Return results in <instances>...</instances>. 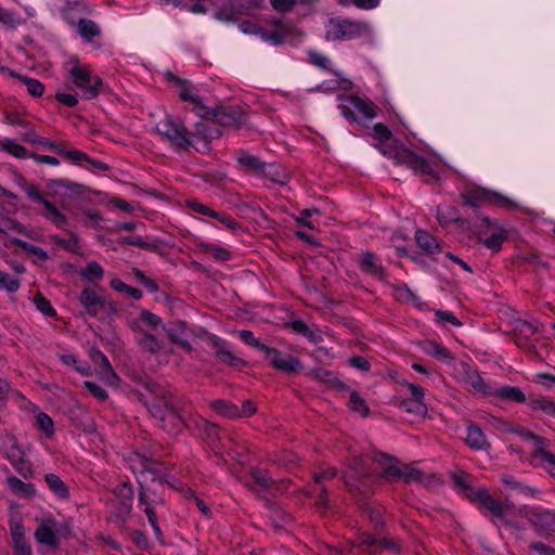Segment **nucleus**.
<instances>
[{
    "instance_id": "obj_1",
    "label": "nucleus",
    "mask_w": 555,
    "mask_h": 555,
    "mask_svg": "<svg viewBox=\"0 0 555 555\" xmlns=\"http://www.w3.org/2000/svg\"><path fill=\"white\" fill-rule=\"evenodd\" d=\"M453 481L457 490L466 498L473 502H478L503 524L515 527L520 525L518 518L524 514L522 508H518L511 503L500 504L495 502L485 488H473L465 475H454Z\"/></svg>"
},
{
    "instance_id": "obj_2",
    "label": "nucleus",
    "mask_w": 555,
    "mask_h": 555,
    "mask_svg": "<svg viewBox=\"0 0 555 555\" xmlns=\"http://www.w3.org/2000/svg\"><path fill=\"white\" fill-rule=\"evenodd\" d=\"M371 135L375 140L379 141V145H376L379 152L385 156L392 158L396 164L408 166L420 173L429 175L435 178L439 177L438 172L423 157L417 156L411 150L384 145V143L391 138V132L383 124H375L372 128Z\"/></svg>"
},
{
    "instance_id": "obj_3",
    "label": "nucleus",
    "mask_w": 555,
    "mask_h": 555,
    "mask_svg": "<svg viewBox=\"0 0 555 555\" xmlns=\"http://www.w3.org/2000/svg\"><path fill=\"white\" fill-rule=\"evenodd\" d=\"M338 109L349 122L365 127L377 116L378 107L367 98L359 95L338 96Z\"/></svg>"
},
{
    "instance_id": "obj_4",
    "label": "nucleus",
    "mask_w": 555,
    "mask_h": 555,
    "mask_svg": "<svg viewBox=\"0 0 555 555\" xmlns=\"http://www.w3.org/2000/svg\"><path fill=\"white\" fill-rule=\"evenodd\" d=\"M373 35V27L365 22L335 18L326 24V37L333 40L371 39Z\"/></svg>"
},
{
    "instance_id": "obj_5",
    "label": "nucleus",
    "mask_w": 555,
    "mask_h": 555,
    "mask_svg": "<svg viewBox=\"0 0 555 555\" xmlns=\"http://www.w3.org/2000/svg\"><path fill=\"white\" fill-rule=\"evenodd\" d=\"M23 191L33 203L41 206L38 214L53 225L62 229L68 223V218L53 203L48 201L36 185L26 183Z\"/></svg>"
},
{
    "instance_id": "obj_6",
    "label": "nucleus",
    "mask_w": 555,
    "mask_h": 555,
    "mask_svg": "<svg viewBox=\"0 0 555 555\" xmlns=\"http://www.w3.org/2000/svg\"><path fill=\"white\" fill-rule=\"evenodd\" d=\"M140 463H141V467L142 469L140 470V475L138 476V482L140 483L141 486V492L139 494V502L141 505L145 506V514L147 516V519L154 530V533L156 537H160L162 535V532H160V529L157 525V521H156V515L152 508V504L153 503H156L159 501V498L156 496L155 494H153V496H151L149 494V489L144 487V482L147 480V477L151 476L152 477V480L153 482H156V483H160L159 481H156L154 479V474L153 472L151 470V462L150 460L147 459H140Z\"/></svg>"
},
{
    "instance_id": "obj_7",
    "label": "nucleus",
    "mask_w": 555,
    "mask_h": 555,
    "mask_svg": "<svg viewBox=\"0 0 555 555\" xmlns=\"http://www.w3.org/2000/svg\"><path fill=\"white\" fill-rule=\"evenodd\" d=\"M272 26L273 30L271 34L263 31L260 26L253 22H243L238 27L242 33L247 35H258L264 41L273 46L285 42H293L292 34L294 33V28L291 25L284 24L280 20H274L272 22Z\"/></svg>"
},
{
    "instance_id": "obj_8",
    "label": "nucleus",
    "mask_w": 555,
    "mask_h": 555,
    "mask_svg": "<svg viewBox=\"0 0 555 555\" xmlns=\"http://www.w3.org/2000/svg\"><path fill=\"white\" fill-rule=\"evenodd\" d=\"M69 77L87 99L98 96L101 91L102 80L92 75L89 66L75 62L69 69Z\"/></svg>"
},
{
    "instance_id": "obj_9",
    "label": "nucleus",
    "mask_w": 555,
    "mask_h": 555,
    "mask_svg": "<svg viewBox=\"0 0 555 555\" xmlns=\"http://www.w3.org/2000/svg\"><path fill=\"white\" fill-rule=\"evenodd\" d=\"M375 461L380 466L385 477L389 480L402 479L405 482H411L421 478V472L418 469L409 465H400L397 460L386 454H376Z\"/></svg>"
},
{
    "instance_id": "obj_10",
    "label": "nucleus",
    "mask_w": 555,
    "mask_h": 555,
    "mask_svg": "<svg viewBox=\"0 0 555 555\" xmlns=\"http://www.w3.org/2000/svg\"><path fill=\"white\" fill-rule=\"evenodd\" d=\"M156 131L178 147H188L193 144V134L169 117L157 122Z\"/></svg>"
},
{
    "instance_id": "obj_11",
    "label": "nucleus",
    "mask_w": 555,
    "mask_h": 555,
    "mask_svg": "<svg viewBox=\"0 0 555 555\" xmlns=\"http://www.w3.org/2000/svg\"><path fill=\"white\" fill-rule=\"evenodd\" d=\"M466 201L474 207L481 203L507 209H513L516 207V203L513 199L481 186L470 188L466 193Z\"/></svg>"
},
{
    "instance_id": "obj_12",
    "label": "nucleus",
    "mask_w": 555,
    "mask_h": 555,
    "mask_svg": "<svg viewBox=\"0 0 555 555\" xmlns=\"http://www.w3.org/2000/svg\"><path fill=\"white\" fill-rule=\"evenodd\" d=\"M521 437L531 447L532 454L540 461V465L555 477V455L546 450L544 440L532 433H521Z\"/></svg>"
},
{
    "instance_id": "obj_13",
    "label": "nucleus",
    "mask_w": 555,
    "mask_h": 555,
    "mask_svg": "<svg viewBox=\"0 0 555 555\" xmlns=\"http://www.w3.org/2000/svg\"><path fill=\"white\" fill-rule=\"evenodd\" d=\"M150 412L163 422V427L170 434L179 433L183 426H190V421L172 408H167L164 411L158 405H153Z\"/></svg>"
},
{
    "instance_id": "obj_14",
    "label": "nucleus",
    "mask_w": 555,
    "mask_h": 555,
    "mask_svg": "<svg viewBox=\"0 0 555 555\" xmlns=\"http://www.w3.org/2000/svg\"><path fill=\"white\" fill-rule=\"evenodd\" d=\"M179 98L188 102L192 112L202 118H211L216 116L215 109L206 105L202 96L197 93L194 87L189 85L181 86L179 90Z\"/></svg>"
},
{
    "instance_id": "obj_15",
    "label": "nucleus",
    "mask_w": 555,
    "mask_h": 555,
    "mask_svg": "<svg viewBox=\"0 0 555 555\" xmlns=\"http://www.w3.org/2000/svg\"><path fill=\"white\" fill-rule=\"evenodd\" d=\"M486 225L480 229V241L490 250L496 253L506 241L505 230L496 222L485 220Z\"/></svg>"
},
{
    "instance_id": "obj_16",
    "label": "nucleus",
    "mask_w": 555,
    "mask_h": 555,
    "mask_svg": "<svg viewBox=\"0 0 555 555\" xmlns=\"http://www.w3.org/2000/svg\"><path fill=\"white\" fill-rule=\"evenodd\" d=\"M262 353L270 364L276 370L294 373L301 367L300 362L296 358L282 353L274 348L266 346Z\"/></svg>"
},
{
    "instance_id": "obj_17",
    "label": "nucleus",
    "mask_w": 555,
    "mask_h": 555,
    "mask_svg": "<svg viewBox=\"0 0 555 555\" xmlns=\"http://www.w3.org/2000/svg\"><path fill=\"white\" fill-rule=\"evenodd\" d=\"M57 521L53 517H44L35 531V539L40 544L54 547L57 543Z\"/></svg>"
},
{
    "instance_id": "obj_18",
    "label": "nucleus",
    "mask_w": 555,
    "mask_h": 555,
    "mask_svg": "<svg viewBox=\"0 0 555 555\" xmlns=\"http://www.w3.org/2000/svg\"><path fill=\"white\" fill-rule=\"evenodd\" d=\"M10 532L15 555H33L31 547L26 540V530L20 518L10 520Z\"/></svg>"
},
{
    "instance_id": "obj_19",
    "label": "nucleus",
    "mask_w": 555,
    "mask_h": 555,
    "mask_svg": "<svg viewBox=\"0 0 555 555\" xmlns=\"http://www.w3.org/2000/svg\"><path fill=\"white\" fill-rule=\"evenodd\" d=\"M379 547L390 548L398 551L399 547L395 542H390L386 539H375L371 535H365L359 539L357 545H353L349 553L350 555H360L363 552H367L370 555H375V551Z\"/></svg>"
},
{
    "instance_id": "obj_20",
    "label": "nucleus",
    "mask_w": 555,
    "mask_h": 555,
    "mask_svg": "<svg viewBox=\"0 0 555 555\" xmlns=\"http://www.w3.org/2000/svg\"><path fill=\"white\" fill-rule=\"evenodd\" d=\"M463 383L477 395L491 396L493 393L494 384L485 380L479 372L472 367L465 369Z\"/></svg>"
},
{
    "instance_id": "obj_21",
    "label": "nucleus",
    "mask_w": 555,
    "mask_h": 555,
    "mask_svg": "<svg viewBox=\"0 0 555 555\" xmlns=\"http://www.w3.org/2000/svg\"><path fill=\"white\" fill-rule=\"evenodd\" d=\"M166 332L172 343L180 345L186 351L192 350L191 344L189 341L190 331L184 322L170 324L166 328Z\"/></svg>"
},
{
    "instance_id": "obj_22",
    "label": "nucleus",
    "mask_w": 555,
    "mask_h": 555,
    "mask_svg": "<svg viewBox=\"0 0 555 555\" xmlns=\"http://www.w3.org/2000/svg\"><path fill=\"white\" fill-rule=\"evenodd\" d=\"M79 301L86 312L91 315L98 314L103 307L102 298L91 288H85L80 293Z\"/></svg>"
},
{
    "instance_id": "obj_23",
    "label": "nucleus",
    "mask_w": 555,
    "mask_h": 555,
    "mask_svg": "<svg viewBox=\"0 0 555 555\" xmlns=\"http://www.w3.org/2000/svg\"><path fill=\"white\" fill-rule=\"evenodd\" d=\"M491 396L519 403L526 400L525 392L516 386H499L494 384L493 393Z\"/></svg>"
},
{
    "instance_id": "obj_24",
    "label": "nucleus",
    "mask_w": 555,
    "mask_h": 555,
    "mask_svg": "<svg viewBox=\"0 0 555 555\" xmlns=\"http://www.w3.org/2000/svg\"><path fill=\"white\" fill-rule=\"evenodd\" d=\"M160 323L162 321L156 314L147 310H141L138 318L131 321V326L139 331L156 330Z\"/></svg>"
},
{
    "instance_id": "obj_25",
    "label": "nucleus",
    "mask_w": 555,
    "mask_h": 555,
    "mask_svg": "<svg viewBox=\"0 0 555 555\" xmlns=\"http://www.w3.org/2000/svg\"><path fill=\"white\" fill-rule=\"evenodd\" d=\"M359 264L360 268L374 276H382L383 275V267L379 262V260L375 257V255L371 253H362L359 256Z\"/></svg>"
},
{
    "instance_id": "obj_26",
    "label": "nucleus",
    "mask_w": 555,
    "mask_h": 555,
    "mask_svg": "<svg viewBox=\"0 0 555 555\" xmlns=\"http://www.w3.org/2000/svg\"><path fill=\"white\" fill-rule=\"evenodd\" d=\"M92 359L95 363H100L103 366L101 375L105 382L108 385H116L117 376L107 358L100 350H94L92 352Z\"/></svg>"
},
{
    "instance_id": "obj_27",
    "label": "nucleus",
    "mask_w": 555,
    "mask_h": 555,
    "mask_svg": "<svg viewBox=\"0 0 555 555\" xmlns=\"http://www.w3.org/2000/svg\"><path fill=\"white\" fill-rule=\"evenodd\" d=\"M466 442L469 447L477 450H486L489 447L483 431L477 426H469L467 428Z\"/></svg>"
},
{
    "instance_id": "obj_28",
    "label": "nucleus",
    "mask_w": 555,
    "mask_h": 555,
    "mask_svg": "<svg viewBox=\"0 0 555 555\" xmlns=\"http://www.w3.org/2000/svg\"><path fill=\"white\" fill-rule=\"evenodd\" d=\"M238 163L246 169L260 173V171H272L275 168L271 164H266L253 155H242L238 157Z\"/></svg>"
},
{
    "instance_id": "obj_29",
    "label": "nucleus",
    "mask_w": 555,
    "mask_h": 555,
    "mask_svg": "<svg viewBox=\"0 0 555 555\" xmlns=\"http://www.w3.org/2000/svg\"><path fill=\"white\" fill-rule=\"evenodd\" d=\"M79 275L88 282H98L104 276L103 267L96 261H89L79 270Z\"/></svg>"
},
{
    "instance_id": "obj_30",
    "label": "nucleus",
    "mask_w": 555,
    "mask_h": 555,
    "mask_svg": "<svg viewBox=\"0 0 555 555\" xmlns=\"http://www.w3.org/2000/svg\"><path fill=\"white\" fill-rule=\"evenodd\" d=\"M7 483L8 487L20 496L33 498L35 495V487L31 483H26L16 477H9Z\"/></svg>"
},
{
    "instance_id": "obj_31",
    "label": "nucleus",
    "mask_w": 555,
    "mask_h": 555,
    "mask_svg": "<svg viewBox=\"0 0 555 555\" xmlns=\"http://www.w3.org/2000/svg\"><path fill=\"white\" fill-rule=\"evenodd\" d=\"M8 456L17 473L24 477L30 474V464L23 457L20 449L13 448Z\"/></svg>"
},
{
    "instance_id": "obj_32",
    "label": "nucleus",
    "mask_w": 555,
    "mask_h": 555,
    "mask_svg": "<svg viewBox=\"0 0 555 555\" xmlns=\"http://www.w3.org/2000/svg\"><path fill=\"white\" fill-rule=\"evenodd\" d=\"M417 245L426 253L434 254L439 249L437 240L426 231L418 230L415 234Z\"/></svg>"
},
{
    "instance_id": "obj_33",
    "label": "nucleus",
    "mask_w": 555,
    "mask_h": 555,
    "mask_svg": "<svg viewBox=\"0 0 555 555\" xmlns=\"http://www.w3.org/2000/svg\"><path fill=\"white\" fill-rule=\"evenodd\" d=\"M76 29L80 37L86 41H90L100 35L98 25L90 20H80L76 25Z\"/></svg>"
},
{
    "instance_id": "obj_34",
    "label": "nucleus",
    "mask_w": 555,
    "mask_h": 555,
    "mask_svg": "<svg viewBox=\"0 0 555 555\" xmlns=\"http://www.w3.org/2000/svg\"><path fill=\"white\" fill-rule=\"evenodd\" d=\"M349 409L361 416H367L370 409L362 396L357 391H350L348 398Z\"/></svg>"
},
{
    "instance_id": "obj_35",
    "label": "nucleus",
    "mask_w": 555,
    "mask_h": 555,
    "mask_svg": "<svg viewBox=\"0 0 555 555\" xmlns=\"http://www.w3.org/2000/svg\"><path fill=\"white\" fill-rule=\"evenodd\" d=\"M535 524L545 533H555V513L552 511H544L538 514Z\"/></svg>"
},
{
    "instance_id": "obj_36",
    "label": "nucleus",
    "mask_w": 555,
    "mask_h": 555,
    "mask_svg": "<svg viewBox=\"0 0 555 555\" xmlns=\"http://www.w3.org/2000/svg\"><path fill=\"white\" fill-rule=\"evenodd\" d=\"M116 495L120 502L119 514L120 515L128 514L132 506V490H131V488L128 485L124 483L118 488Z\"/></svg>"
},
{
    "instance_id": "obj_37",
    "label": "nucleus",
    "mask_w": 555,
    "mask_h": 555,
    "mask_svg": "<svg viewBox=\"0 0 555 555\" xmlns=\"http://www.w3.org/2000/svg\"><path fill=\"white\" fill-rule=\"evenodd\" d=\"M211 408L218 414L225 417H238L240 415V408L228 401L216 400L211 402Z\"/></svg>"
},
{
    "instance_id": "obj_38",
    "label": "nucleus",
    "mask_w": 555,
    "mask_h": 555,
    "mask_svg": "<svg viewBox=\"0 0 555 555\" xmlns=\"http://www.w3.org/2000/svg\"><path fill=\"white\" fill-rule=\"evenodd\" d=\"M216 17L220 21H234L243 12L240 9L223 7V0H215Z\"/></svg>"
},
{
    "instance_id": "obj_39",
    "label": "nucleus",
    "mask_w": 555,
    "mask_h": 555,
    "mask_svg": "<svg viewBox=\"0 0 555 555\" xmlns=\"http://www.w3.org/2000/svg\"><path fill=\"white\" fill-rule=\"evenodd\" d=\"M44 480L49 489L59 498H67L68 491L57 475L47 474Z\"/></svg>"
},
{
    "instance_id": "obj_40",
    "label": "nucleus",
    "mask_w": 555,
    "mask_h": 555,
    "mask_svg": "<svg viewBox=\"0 0 555 555\" xmlns=\"http://www.w3.org/2000/svg\"><path fill=\"white\" fill-rule=\"evenodd\" d=\"M423 349L427 354L440 361H448L451 358L449 350L436 341H427Z\"/></svg>"
},
{
    "instance_id": "obj_41",
    "label": "nucleus",
    "mask_w": 555,
    "mask_h": 555,
    "mask_svg": "<svg viewBox=\"0 0 555 555\" xmlns=\"http://www.w3.org/2000/svg\"><path fill=\"white\" fill-rule=\"evenodd\" d=\"M0 232H16L21 234H26L25 228L23 224L17 222L15 219L0 212Z\"/></svg>"
},
{
    "instance_id": "obj_42",
    "label": "nucleus",
    "mask_w": 555,
    "mask_h": 555,
    "mask_svg": "<svg viewBox=\"0 0 555 555\" xmlns=\"http://www.w3.org/2000/svg\"><path fill=\"white\" fill-rule=\"evenodd\" d=\"M1 147L16 158L24 159L28 157L27 150L15 140L4 139L1 142Z\"/></svg>"
},
{
    "instance_id": "obj_43",
    "label": "nucleus",
    "mask_w": 555,
    "mask_h": 555,
    "mask_svg": "<svg viewBox=\"0 0 555 555\" xmlns=\"http://www.w3.org/2000/svg\"><path fill=\"white\" fill-rule=\"evenodd\" d=\"M529 405L534 411H542L547 415H555V404L546 398L531 399Z\"/></svg>"
},
{
    "instance_id": "obj_44",
    "label": "nucleus",
    "mask_w": 555,
    "mask_h": 555,
    "mask_svg": "<svg viewBox=\"0 0 555 555\" xmlns=\"http://www.w3.org/2000/svg\"><path fill=\"white\" fill-rule=\"evenodd\" d=\"M401 409L406 412L414 413L416 415H425L427 408L424 401H416L414 399L402 400L400 404Z\"/></svg>"
},
{
    "instance_id": "obj_45",
    "label": "nucleus",
    "mask_w": 555,
    "mask_h": 555,
    "mask_svg": "<svg viewBox=\"0 0 555 555\" xmlns=\"http://www.w3.org/2000/svg\"><path fill=\"white\" fill-rule=\"evenodd\" d=\"M437 219L440 224L444 225L459 219V215L452 207L439 206L437 208Z\"/></svg>"
},
{
    "instance_id": "obj_46",
    "label": "nucleus",
    "mask_w": 555,
    "mask_h": 555,
    "mask_svg": "<svg viewBox=\"0 0 555 555\" xmlns=\"http://www.w3.org/2000/svg\"><path fill=\"white\" fill-rule=\"evenodd\" d=\"M0 23L7 27H16L22 23V18L18 14L0 8Z\"/></svg>"
},
{
    "instance_id": "obj_47",
    "label": "nucleus",
    "mask_w": 555,
    "mask_h": 555,
    "mask_svg": "<svg viewBox=\"0 0 555 555\" xmlns=\"http://www.w3.org/2000/svg\"><path fill=\"white\" fill-rule=\"evenodd\" d=\"M236 335H237V337H238L242 341H244L246 345H249V346H251V347H254V348L258 349V350H259V351H261V352L263 351V349H264L266 345H264V344H262V343H260V340H259V339H257V338L254 336L253 332L247 331V330H242V331H238V332L236 333Z\"/></svg>"
},
{
    "instance_id": "obj_48",
    "label": "nucleus",
    "mask_w": 555,
    "mask_h": 555,
    "mask_svg": "<svg viewBox=\"0 0 555 555\" xmlns=\"http://www.w3.org/2000/svg\"><path fill=\"white\" fill-rule=\"evenodd\" d=\"M36 424L47 437H51L53 435V421L48 414L39 413L36 417Z\"/></svg>"
},
{
    "instance_id": "obj_49",
    "label": "nucleus",
    "mask_w": 555,
    "mask_h": 555,
    "mask_svg": "<svg viewBox=\"0 0 555 555\" xmlns=\"http://www.w3.org/2000/svg\"><path fill=\"white\" fill-rule=\"evenodd\" d=\"M20 282L9 275L8 273L0 270V288L5 289L10 293H14L18 289Z\"/></svg>"
},
{
    "instance_id": "obj_50",
    "label": "nucleus",
    "mask_w": 555,
    "mask_h": 555,
    "mask_svg": "<svg viewBox=\"0 0 555 555\" xmlns=\"http://www.w3.org/2000/svg\"><path fill=\"white\" fill-rule=\"evenodd\" d=\"M22 81L27 87V91L29 92L30 95L41 96L43 94L44 86L39 80L28 78V77H23Z\"/></svg>"
},
{
    "instance_id": "obj_51",
    "label": "nucleus",
    "mask_w": 555,
    "mask_h": 555,
    "mask_svg": "<svg viewBox=\"0 0 555 555\" xmlns=\"http://www.w3.org/2000/svg\"><path fill=\"white\" fill-rule=\"evenodd\" d=\"M351 87V82L348 79L345 78H337L330 81L324 82L320 89L322 91H334L337 89H349Z\"/></svg>"
},
{
    "instance_id": "obj_52",
    "label": "nucleus",
    "mask_w": 555,
    "mask_h": 555,
    "mask_svg": "<svg viewBox=\"0 0 555 555\" xmlns=\"http://www.w3.org/2000/svg\"><path fill=\"white\" fill-rule=\"evenodd\" d=\"M217 356L222 362L229 363L231 365H237L242 362V360L234 356L225 346L218 347Z\"/></svg>"
},
{
    "instance_id": "obj_53",
    "label": "nucleus",
    "mask_w": 555,
    "mask_h": 555,
    "mask_svg": "<svg viewBox=\"0 0 555 555\" xmlns=\"http://www.w3.org/2000/svg\"><path fill=\"white\" fill-rule=\"evenodd\" d=\"M34 302H35L37 309L46 317L55 315L54 308L51 306V304L44 297L37 296V297H35Z\"/></svg>"
},
{
    "instance_id": "obj_54",
    "label": "nucleus",
    "mask_w": 555,
    "mask_h": 555,
    "mask_svg": "<svg viewBox=\"0 0 555 555\" xmlns=\"http://www.w3.org/2000/svg\"><path fill=\"white\" fill-rule=\"evenodd\" d=\"M141 346L152 353L159 352L162 348L160 341L153 335H145L141 340Z\"/></svg>"
},
{
    "instance_id": "obj_55",
    "label": "nucleus",
    "mask_w": 555,
    "mask_h": 555,
    "mask_svg": "<svg viewBox=\"0 0 555 555\" xmlns=\"http://www.w3.org/2000/svg\"><path fill=\"white\" fill-rule=\"evenodd\" d=\"M319 210L317 209H304L299 212L298 217L296 218V221L309 229H315V224L313 223V221L310 220V218L314 215V214H318Z\"/></svg>"
},
{
    "instance_id": "obj_56",
    "label": "nucleus",
    "mask_w": 555,
    "mask_h": 555,
    "mask_svg": "<svg viewBox=\"0 0 555 555\" xmlns=\"http://www.w3.org/2000/svg\"><path fill=\"white\" fill-rule=\"evenodd\" d=\"M343 5L354 4L363 10H372L379 5V0H339Z\"/></svg>"
},
{
    "instance_id": "obj_57",
    "label": "nucleus",
    "mask_w": 555,
    "mask_h": 555,
    "mask_svg": "<svg viewBox=\"0 0 555 555\" xmlns=\"http://www.w3.org/2000/svg\"><path fill=\"white\" fill-rule=\"evenodd\" d=\"M61 155L73 163H80V162L89 160V156L79 150L63 149V152L61 153Z\"/></svg>"
},
{
    "instance_id": "obj_58",
    "label": "nucleus",
    "mask_w": 555,
    "mask_h": 555,
    "mask_svg": "<svg viewBox=\"0 0 555 555\" xmlns=\"http://www.w3.org/2000/svg\"><path fill=\"white\" fill-rule=\"evenodd\" d=\"M436 320L440 323H450L454 326L462 325V323L456 319V317L448 310L436 311Z\"/></svg>"
},
{
    "instance_id": "obj_59",
    "label": "nucleus",
    "mask_w": 555,
    "mask_h": 555,
    "mask_svg": "<svg viewBox=\"0 0 555 555\" xmlns=\"http://www.w3.org/2000/svg\"><path fill=\"white\" fill-rule=\"evenodd\" d=\"M309 57L313 65L327 70H333L331 67V61L325 55L318 52H312L310 53Z\"/></svg>"
},
{
    "instance_id": "obj_60",
    "label": "nucleus",
    "mask_w": 555,
    "mask_h": 555,
    "mask_svg": "<svg viewBox=\"0 0 555 555\" xmlns=\"http://www.w3.org/2000/svg\"><path fill=\"white\" fill-rule=\"evenodd\" d=\"M186 206L193 210L194 212H197L199 215L211 217L214 215V209L209 208L208 206H205L204 204L192 199L186 202Z\"/></svg>"
},
{
    "instance_id": "obj_61",
    "label": "nucleus",
    "mask_w": 555,
    "mask_h": 555,
    "mask_svg": "<svg viewBox=\"0 0 555 555\" xmlns=\"http://www.w3.org/2000/svg\"><path fill=\"white\" fill-rule=\"evenodd\" d=\"M55 98L59 102L68 107H74L78 103V96L76 93L57 92Z\"/></svg>"
},
{
    "instance_id": "obj_62",
    "label": "nucleus",
    "mask_w": 555,
    "mask_h": 555,
    "mask_svg": "<svg viewBox=\"0 0 555 555\" xmlns=\"http://www.w3.org/2000/svg\"><path fill=\"white\" fill-rule=\"evenodd\" d=\"M102 220V215L99 210L95 209H87L85 211V224L88 227H96L98 223Z\"/></svg>"
},
{
    "instance_id": "obj_63",
    "label": "nucleus",
    "mask_w": 555,
    "mask_h": 555,
    "mask_svg": "<svg viewBox=\"0 0 555 555\" xmlns=\"http://www.w3.org/2000/svg\"><path fill=\"white\" fill-rule=\"evenodd\" d=\"M62 247L68 251L79 254L80 245L78 236L75 233H70L68 240L62 241Z\"/></svg>"
},
{
    "instance_id": "obj_64",
    "label": "nucleus",
    "mask_w": 555,
    "mask_h": 555,
    "mask_svg": "<svg viewBox=\"0 0 555 555\" xmlns=\"http://www.w3.org/2000/svg\"><path fill=\"white\" fill-rule=\"evenodd\" d=\"M134 274L140 283L144 285L151 293H156L158 291L157 284L152 279L147 278L144 273L137 270Z\"/></svg>"
}]
</instances>
